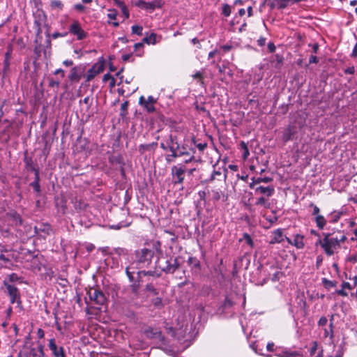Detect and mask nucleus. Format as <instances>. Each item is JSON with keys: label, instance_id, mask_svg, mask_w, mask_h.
Returning <instances> with one entry per match:
<instances>
[{"label": "nucleus", "instance_id": "f257e3e1", "mask_svg": "<svg viewBox=\"0 0 357 357\" xmlns=\"http://www.w3.org/2000/svg\"><path fill=\"white\" fill-rule=\"evenodd\" d=\"M155 252L152 249L143 248L135 250L132 257L130 265L126 268V273L130 282L134 281V271L150 267L154 257Z\"/></svg>", "mask_w": 357, "mask_h": 357}, {"label": "nucleus", "instance_id": "f03ea898", "mask_svg": "<svg viewBox=\"0 0 357 357\" xmlns=\"http://www.w3.org/2000/svg\"><path fill=\"white\" fill-rule=\"evenodd\" d=\"M324 245L322 248L328 256H331L334 254L335 250L340 247V243L346 241L347 237L344 234H340L339 236H332L331 234L324 233Z\"/></svg>", "mask_w": 357, "mask_h": 357}, {"label": "nucleus", "instance_id": "7ed1b4c3", "mask_svg": "<svg viewBox=\"0 0 357 357\" xmlns=\"http://www.w3.org/2000/svg\"><path fill=\"white\" fill-rule=\"evenodd\" d=\"M187 171L183 165L178 164L174 165L171 169V174L173 178L174 184H183L184 181V174Z\"/></svg>", "mask_w": 357, "mask_h": 357}, {"label": "nucleus", "instance_id": "20e7f679", "mask_svg": "<svg viewBox=\"0 0 357 357\" xmlns=\"http://www.w3.org/2000/svg\"><path fill=\"white\" fill-rule=\"evenodd\" d=\"M162 271L166 273H174L179 267V262L177 258H170L165 261V265H160L159 263L155 265Z\"/></svg>", "mask_w": 357, "mask_h": 357}, {"label": "nucleus", "instance_id": "39448f33", "mask_svg": "<svg viewBox=\"0 0 357 357\" xmlns=\"http://www.w3.org/2000/svg\"><path fill=\"white\" fill-rule=\"evenodd\" d=\"M87 295L89 297V299L91 301H93L95 303L102 305L105 304L106 301V297L105 294L100 290L96 289H90L87 291Z\"/></svg>", "mask_w": 357, "mask_h": 357}, {"label": "nucleus", "instance_id": "423d86ee", "mask_svg": "<svg viewBox=\"0 0 357 357\" xmlns=\"http://www.w3.org/2000/svg\"><path fill=\"white\" fill-rule=\"evenodd\" d=\"M156 102L157 99L152 96H149L147 99L142 96L139 99V104L149 113H153L155 111V103Z\"/></svg>", "mask_w": 357, "mask_h": 357}, {"label": "nucleus", "instance_id": "0eeeda50", "mask_svg": "<svg viewBox=\"0 0 357 357\" xmlns=\"http://www.w3.org/2000/svg\"><path fill=\"white\" fill-rule=\"evenodd\" d=\"M104 70V63L99 61L94 63L92 67L89 69L86 74V82L92 80L96 75Z\"/></svg>", "mask_w": 357, "mask_h": 357}, {"label": "nucleus", "instance_id": "6e6552de", "mask_svg": "<svg viewBox=\"0 0 357 357\" xmlns=\"http://www.w3.org/2000/svg\"><path fill=\"white\" fill-rule=\"evenodd\" d=\"M3 285L6 289L10 303L14 304V301L21 297L19 289L15 284H8L7 282H3Z\"/></svg>", "mask_w": 357, "mask_h": 357}, {"label": "nucleus", "instance_id": "1a4fd4ad", "mask_svg": "<svg viewBox=\"0 0 357 357\" xmlns=\"http://www.w3.org/2000/svg\"><path fill=\"white\" fill-rule=\"evenodd\" d=\"M69 32L77 37L79 40L86 38L87 33L82 29L78 21H74L69 27Z\"/></svg>", "mask_w": 357, "mask_h": 357}, {"label": "nucleus", "instance_id": "9d476101", "mask_svg": "<svg viewBox=\"0 0 357 357\" xmlns=\"http://www.w3.org/2000/svg\"><path fill=\"white\" fill-rule=\"evenodd\" d=\"M43 348L42 344H39L37 348H29L24 352H20L17 357H43L44 356Z\"/></svg>", "mask_w": 357, "mask_h": 357}, {"label": "nucleus", "instance_id": "9b49d317", "mask_svg": "<svg viewBox=\"0 0 357 357\" xmlns=\"http://www.w3.org/2000/svg\"><path fill=\"white\" fill-rule=\"evenodd\" d=\"M252 189L255 190V195L272 197L275 193V188L273 185L267 186L257 185Z\"/></svg>", "mask_w": 357, "mask_h": 357}, {"label": "nucleus", "instance_id": "f8f14e48", "mask_svg": "<svg viewBox=\"0 0 357 357\" xmlns=\"http://www.w3.org/2000/svg\"><path fill=\"white\" fill-rule=\"evenodd\" d=\"M84 72V66L82 65L74 66L71 68L68 79L71 82H77L80 80Z\"/></svg>", "mask_w": 357, "mask_h": 357}, {"label": "nucleus", "instance_id": "ddd939ff", "mask_svg": "<svg viewBox=\"0 0 357 357\" xmlns=\"http://www.w3.org/2000/svg\"><path fill=\"white\" fill-rule=\"evenodd\" d=\"M48 347L54 357H66L63 348L62 347H57L54 338L50 340Z\"/></svg>", "mask_w": 357, "mask_h": 357}, {"label": "nucleus", "instance_id": "4468645a", "mask_svg": "<svg viewBox=\"0 0 357 357\" xmlns=\"http://www.w3.org/2000/svg\"><path fill=\"white\" fill-rule=\"evenodd\" d=\"M307 0H273L272 5L278 9L282 10L290 4L298 3L301 1H306Z\"/></svg>", "mask_w": 357, "mask_h": 357}, {"label": "nucleus", "instance_id": "2eb2a0df", "mask_svg": "<svg viewBox=\"0 0 357 357\" xmlns=\"http://www.w3.org/2000/svg\"><path fill=\"white\" fill-rule=\"evenodd\" d=\"M45 20H46V15L42 11L38 12L37 15H36L35 20H34V25L36 28L38 33H41V31H42L41 26L43 24H44L45 23Z\"/></svg>", "mask_w": 357, "mask_h": 357}, {"label": "nucleus", "instance_id": "dca6fc26", "mask_svg": "<svg viewBox=\"0 0 357 357\" xmlns=\"http://www.w3.org/2000/svg\"><path fill=\"white\" fill-rule=\"evenodd\" d=\"M284 241L283 232L281 229H277L272 232L270 244L280 243Z\"/></svg>", "mask_w": 357, "mask_h": 357}, {"label": "nucleus", "instance_id": "f3484780", "mask_svg": "<svg viewBox=\"0 0 357 357\" xmlns=\"http://www.w3.org/2000/svg\"><path fill=\"white\" fill-rule=\"evenodd\" d=\"M273 181V178L268 176L264 177H258L255 178L253 177L252 178V182L250 183L249 187L250 188H255V186L261 185L260 184L261 183H268L269 182H271Z\"/></svg>", "mask_w": 357, "mask_h": 357}, {"label": "nucleus", "instance_id": "a211bd4d", "mask_svg": "<svg viewBox=\"0 0 357 357\" xmlns=\"http://www.w3.org/2000/svg\"><path fill=\"white\" fill-rule=\"evenodd\" d=\"M270 197H271L259 195V197L256 199L255 206H261L266 209L270 208H271V202H269Z\"/></svg>", "mask_w": 357, "mask_h": 357}, {"label": "nucleus", "instance_id": "6ab92c4d", "mask_svg": "<svg viewBox=\"0 0 357 357\" xmlns=\"http://www.w3.org/2000/svg\"><path fill=\"white\" fill-rule=\"evenodd\" d=\"M144 333L146 335V337L149 338H157L159 340L164 339V337L162 336V333L157 329L149 328L145 330Z\"/></svg>", "mask_w": 357, "mask_h": 357}, {"label": "nucleus", "instance_id": "aec40b11", "mask_svg": "<svg viewBox=\"0 0 357 357\" xmlns=\"http://www.w3.org/2000/svg\"><path fill=\"white\" fill-rule=\"evenodd\" d=\"M7 216L13 222V224L17 227L22 225V220L20 215L16 211H10L7 213Z\"/></svg>", "mask_w": 357, "mask_h": 357}, {"label": "nucleus", "instance_id": "412c9836", "mask_svg": "<svg viewBox=\"0 0 357 357\" xmlns=\"http://www.w3.org/2000/svg\"><path fill=\"white\" fill-rule=\"evenodd\" d=\"M3 282H7L8 284H14L15 282L22 284L23 282L22 278L18 276L17 273H13L8 275V277L3 280Z\"/></svg>", "mask_w": 357, "mask_h": 357}, {"label": "nucleus", "instance_id": "4be33fe9", "mask_svg": "<svg viewBox=\"0 0 357 357\" xmlns=\"http://www.w3.org/2000/svg\"><path fill=\"white\" fill-rule=\"evenodd\" d=\"M162 6V3L160 0H153L146 3L145 10L152 12L155 8H160Z\"/></svg>", "mask_w": 357, "mask_h": 357}, {"label": "nucleus", "instance_id": "5701e85b", "mask_svg": "<svg viewBox=\"0 0 357 357\" xmlns=\"http://www.w3.org/2000/svg\"><path fill=\"white\" fill-rule=\"evenodd\" d=\"M158 146L157 142H152L151 144H140L138 147L139 152L144 154L146 151L155 150Z\"/></svg>", "mask_w": 357, "mask_h": 357}, {"label": "nucleus", "instance_id": "b1692460", "mask_svg": "<svg viewBox=\"0 0 357 357\" xmlns=\"http://www.w3.org/2000/svg\"><path fill=\"white\" fill-rule=\"evenodd\" d=\"M304 236L301 234H296L293 240V245L297 249H302L305 246L304 243Z\"/></svg>", "mask_w": 357, "mask_h": 357}, {"label": "nucleus", "instance_id": "393cba45", "mask_svg": "<svg viewBox=\"0 0 357 357\" xmlns=\"http://www.w3.org/2000/svg\"><path fill=\"white\" fill-rule=\"evenodd\" d=\"M295 134V132L291 126H288L283 132L282 140L287 142L292 139V137Z\"/></svg>", "mask_w": 357, "mask_h": 357}, {"label": "nucleus", "instance_id": "a878e982", "mask_svg": "<svg viewBox=\"0 0 357 357\" xmlns=\"http://www.w3.org/2000/svg\"><path fill=\"white\" fill-rule=\"evenodd\" d=\"M34 174H35V180L30 183V185L33 188V190L39 192L40 191V186L39 184V172L38 169H34Z\"/></svg>", "mask_w": 357, "mask_h": 357}, {"label": "nucleus", "instance_id": "bb28decb", "mask_svg": "<svg viewBox=\"0 0 357 357\" xmlns=\"http://www.w3.org/2000/svg\"><path fill=\"white\" fill-rule=\"evenodd\" d=\"M34 229L36 234H38L39 231H43L46 234H49L51 231V227L49 224H43L40 226H36Z\"/></svg>", "mask_w": 357, "mask_h": 357}, {"label": "nucleus", "instance_id": "cd10ccee", "mask_svg": "<svg viewBox=\"0 0 357 357\" xmlns=\"http://www.w3.org/2000/svg\"><path fill=\"white\" fill-rule=\"evenodd\" d=\"M116 6H117L118 7L120 8L122 13L125 15V17L126 18L129 17V16H130L129 10L123 1H121V0L116 1Z\"/></svg>", "mask_w": 357, "mask_h": 357}, {"label": "nucleus", "instance_id": "c85d7f7f", "mask_svg": "<svg viewBox=\"0 0 357 357\" xmlns=\"http://www.w3.org/2000/svg\"><path fill=\"white\" fill-rule=\"evenodd\" d=\"M73 206L77 211H82L86 208L87 204L82 199H75L73 201Z\"/></svg>", "mask_w": 357, "mask_h": 357}, {"label": "nucleus", "instance_id": "c756f323", "mask_svg": "<svg viewBox=\"0 0 357 357\" xmlns=\"http://www.w3.org/2000/svg\"><path fill=\"white\" fill-rule=\"evenodd\" d=\"M315 222L317 227L320 229H323L326 225V220L325 218L321 215H317L315 217Z\"/></svg>", "mask_w": 357, "mask_h": 357}, {"label": "nucleus", "instance_id": "7c9ffc66", "mask_svg": "<svg viewBox=\"0 0 357 357\" xmlns=\"http://www.w3.org/2000/svg\"><path fill=\"white\" fill-rule=\"evenodd\" d=\"M157 35L154 33H151L149 36H146L143 38L142 41L143 43H145L146 44H152L155 45L157 43Z\"/></svg>", "mask_w": 357, "mask_h": 357}, {"label": "nucleus", "instance_id": "2f4dec72", "mask_svg": "<svg viewBox=\"0 0 357 357\" xmlns=\"http://www.w3.org/2000/svg\"><path fill=\"white\" fill-rule=\"evenodd\" d=\"M137 274L139 275H150L153 276L154 278H159L161 275V273L158 272L157 270L155 271H137Z\"/></svg>", "mask_w": 357, "mask_h": 357}, {"label": "nucleus", "instance_id": "473e14b6", "mask_svg": "<svg viewBox=\"0 0 357 357\" xmlns=\"http://www.w3.org/2000/svg\"><path fill=\"white\" fill-rule=\"evenodd\" d=\"M167 145L168 146V149L169 148V146H176L177 145H179L178 144V140H177V137L176 136H174L172 135H169V137L168 139H167Z\"/></svg>", "mask_w": 357, "mask_h": 357}, {"label": "nucleus", "instance_id": "72a5a7b5", "mask_svg": "<svg viewBox=\"0 0 357 357\" xmlns=\"http://www.w3.org/2000/svg\"><path fill=\"white\" fill-rule=\"evenodd\" d=\"M188 263L192 268H195L197 269L200 268V262L196 257H189V259L188 260Z\"/></svg>", "mask_w": 357, "mask_h": 357}, {"label": "nucleus", "instance_id": "f704fd0d", "mask_svg": "<svg viewBox=\"0 0 357 357\" xmlns=\"http://www.w3.org/2000/svg\"><path fill=\"white\" fill-rule=\"evenodd\" d=\"M231 13V8L227 3L222 4L221 14L225 17H229Z\"/></svg>", "mask_w": 357, "mask_h": 357}, {"label": "nucleus", "instance_id": "c9c22d12", "mask_svg": "<svg viewBox=\"0 0 357 357\" xmlns=\"http://www.w3.org/2000/svg\"><path fill=\"white\" fill-rule=\"evenodd\" d=\"M278 357H296L297 353L296 351H282L281 353L276 354Z\"/></svg>", "mask_w": 357, "mask_h": 357}, {"label": "nucleus", "instance_id": "e433bc0d", "mask_svg": "<svg viewBox=\"0 0 357 357\" xmlns=\"http://www.w3.org/2000/svg\"><path fill=\"white\" fill-rule=\"evenodd\" d=\"M132 33L138 36H142L143 27L139 25H133L132 26Z\"/></svg>", "mask_w": 357, "mask_h": 357}, {"label": "nucleus", "instance_id": "4c0bfd02", "mask_svg": "<svg viewBox=\"0 0 357 357\" xmlns=\"http://www.w3.org/2000/svg\"><path fill=\"white\" fill-rule=\"evenodd\" d=\"M179 149V145H177L176 146H169V148L168 149L171 152L172 154L170 155L173 158H176L178 157V152L177 151Z\"/></svg>", "mask_w": 357, "mask_h": 357}, {"label": "nucleus", "instance_id": "58836bf2", "mask_svg": "<svg viewBox=\"0 0 357 357\" xmlns=\"http://www.w3.org/2000/svg\"><path fill=\"white\" fill-rule=\"evenodd\" d=\"M152 304L157 308H161L163 306L162 298L159 297L152 299Z\"/></svg>", "mask_w": 357, "mask_h": 357}, {"label": "nucleus", "instance_id": "ea45409f", "mask_svg": "<svg viewBox=\"0 0 357 357\" xmlns=\"http://www.w3.org/2000/svg\"><path fill=\"white\" fill-rule=\"evenodd\" d=\"M192 142L200 151H203L207 146L206 143H197L195 139H192Z\"/></svg>", "mask_w": 357, "mask_h": 357}, {"label": "nucleus", "instance_id": "a19ab883", "mask_svg": "<svg viewBox=\"0 0 357 357\" xmlns=\"http://www.w3.org/2000/svg\"><path fill=\"white\" fill-rule=\"evenodd\" d=\"M49 86L52 88H58L60 85V81L54 80L52 78H48Z\"/></svg>", "mask_w": 357, "mask_h": 357}, {"label": "nucleus", "instance_id": "79ce46f5", "mask_svg": "<svg viewBox=\"0 0 357 357\" xmlns=\"http://www.w3.org/2000/svg\"><path fill=\"white\" fill-rule=\"evenodd\" d=\"M50 6L53 8H59L61 9L63 7L62 3L58 0L52 1L50 3Z\"/></svg>", "mask_w": 357, "mask_h": 357}, {"label": "nucleus", "instance_id": "37998d69", "mask_svg": "<svg viewBox=\"0 0 357 357\" xmlns=\"http://www.w3.org/2000/svg\"><path fill=\"white\" fill-rule=\"evenodd\" d=\"M128 101H126L124 102H123L121 105V114L122 116H125L126 115V111L128 109Z\"/></svg>", "mask_w": 357, "mask_h": 357}, {"label": "nucleus", "instance_id": "c03bdc74", "mask_svg": "<svg viewBox=\"0 0 357 357\" xmlns=\"http://www.w3.org/2000/svg\"><path fill=\"white\" fill-rule=\"evenodd\" d=\"M117 15V11L115 9L109 10L107 17L110 20H116Z\"/></svg>", "mask_w": 357, "mask_h": 357}, {"label": "nucleus", "instance_id": "a18cd8bd", "mask_svg": "<svg viewBox=\"0 0 357 357\" xmlns=\"http://www.w3.org/2000/svg\"><path fill=\"white\" fill-rule=\"evenodd\" d=\"M318 348V343L316 341L312 342V347L310 349V354L311 356H314Z\"/></svg>", "mask_w": 357, "mask_h": 357}, {"label": "nucleus", "instance_id": "49530a36", "mask_svg": "<svg viewBox=\"0 0 357 357\" xmlns=\"http://www.w3.org/2000/svg\"><path fill=\"white\" fill-rule=\"evenodd\" d=\"M13 54V47L11 45H9L7 47V51L5 53V57L8 59H10Z\"/></svg>", "mask_w": 357, "mask_h": 357}, {"label": "nucleus", "instance_id": "de8ad7c7", "mask_svg": "<svg viewBox=\"0 0 357 357\" xmlns=\"http://www.w3.org/2000/svg\"><path fill=\"white\" fill-rule=\"evenodd\" d=\"M146 3V1H145L144 0H138L135 2V6L138 8L145 10Z\"/></svg>", "mask_w": 357, "mask_h": 357}, {"label": "nucleus", "instance_id": "09e8293b", "mask_svg": "<svg viewBox=\"0 0 357 357\" xmlns=\"http://www.w3.org/2000/svg\"><path fill=\"white\" fill-rule=\"evenodd\" d=\"M243 238H244V240L246 241V243L248 245H252V244H253L252 239L251 236L248 234L244 233Z\"/></svg>", "mask_w": 357, "mask_h": 357}, {"label": "nucleus", "instance_id": "8fccbe9b", "mask_svg": "<svg viewBox=\"0 0 357 357\" xmlns=\"http://www.w3.org/2000/svg\"><path fill=\"white\" fill-rule=\"evenodd\" d=\"M310 206L313 208V212H312L313 215H316V216L319 215V213L320 210L317 206L314 205L313 203H311L310 204Z\"/></svg>", "mask_w": 357, "mask_h": 357}, {"label": "nucleus", "instance_id": "3c124183", "mask_svg": "<svg viewBox=\"0 0 357 357\" xmlns=\"http://www.w3.org/2000/svg\"><path fill=\"white\" fill-rule=\"evenodd\" d=\"M223 305L225 308L230 307L231 306L233 305V301L229 297L227 296L225 299Z\"/></svg>", "mask_w": 357, "mask_h": 357}, {"label": "nucleus", "instance_id": "603ef678", "mask_svg": "<svg viewBox=\"0 0 357 357\" xmlns=\"http://www.w3.org/2000/svg\"><path fill=\"white\" fill-rule=\"evenodd\" d=\"M327 322H328L327 318L326 317H321L318 321V325L319 326H324L326 325Z\"/></svg>", "mask_w": 357, "mask_h": 357}, {"label": "nucleus", "instance_id": "864d4df0", "mask_svg": "<svg viewBox=\"0 0 357 357\" xmlns=\"http://www.w3.org/2000/svg\"><path fill=\"white\" fill-rule=\"evenodd\" d=\"M192 77L194 79H198L200 81L201 84H203V81H202V79H203V75H202V73L201 72H199V71L197 72L195 74H194L192 75Z\"/></svg>", "mask_w": 357, "mask_h": 357}, {"label": "nucleus", "instance_id": "5fc2aeb1", "mask_svg": "<svg viewBox=\"0 0 357 357\" xmlns=\"http://www.w3.org/2000/svg\"><path fill=\"white\" fill-rule=\"evenodd\" d=\"M146 289L149 291L153 292L154 294H157L158 292L152 284H148L146 286Z\"/></svg>", "mask_w": 357, "mask_h": 357}, {"label": "nucleus", "instance_id": "6e6d98bb", "mask_svg": "<svg viewBox=\"0 0 357 357\" xmlns=\"http://www.w3.org/2000/svg\"><path fill=\"white\" fill-rule=\"evenodd\" d=\"M14 303L17 304V307L18 308H20V310H23V306H22V302L21 297H20L19 298H17L15 301H14Z\"/></svg>", "mask_w": 357, "mask_h": 357}, {"label": "nucleus", "instance_id": "4d7b16f0", "mask_svg": "<svg viewBox=\"0 0 357 357\" xmlns=\"http://www.w3.org/2000/svg\"><path fill=\"white\" fill-rule=\"evenodd\" d=\"M66 36H67V33H61L59 32H54L52 33V38L56 39L59 37H64Z\"/></svg>", "mask_w": 357, "mask_h": 357}, {"label": "nucleus", "instance_id": "13d9d810", "mask_svg": "<svg viewBox=\"0 0 357 357\" xmlns=\"http://www.w3.org/2000/svg\"><path fill=\"white\" fill-rule=\"evenodd\" d=\"M266 38L261 36L257 40V44L261 47L264 46L266 44Z\"/></svg>", "mask_w": 357, "mask_h": 357}, {"label": "nucleus", "instance_id": "bf43d9fd", "mask_svg": "<svg viewBox=\"0 0 357 357\" xmlns=\"http://www.w3.org/2000/svg\"><path fill=\"white\" fill-rule=\"evenodd\" d=\"M268 49L271 53H273L276 50V47L273 43H269L268 44Z\"/></svg>", "mask_w": 357, "mask_h": 357}, {"label": "nucleus", "instance_id": "052dcab7", "mask_svg": "<svg viewBox=\"0 0 357 357\" xmlns=\"http://www.w3.org/2000/svg\"><path fill=\"white\" fill-rule=\"evenodd\" d=\"M232 45H224L220 47V48L225 52L230 51L232 49Z\"/></svg>", "mask_w": 357, "mask_h": 357}, {"label": "nucleus", "instance_id": "680f3d73", "mask_svg": "<svg viewBox=\"0 0 357 357\" xmlns=\"http://www.w3.org/2000/svg\"><path fill=\"white\" fill-rule=\"evenodd\" d=\"M319 59L316 56L312 55L309 58V63H318Z\"/></svg>", "mask_w": 357, "mask_h": 357}, {"label": "nucleus", "instance_id": "e2e57ef3", "mask_svg": "<svg viewBox=\"0 0 357 357\" xmlns=\"http://www.w3.org/2000/svg\"><path fill=\"white\" fill-rule=\"evenodd\" d=\"M323 283L326 285V286H329V287H334L335 286V284L333 282L331 281V280H328L326 278H324L323 279Z\"/></svg>", "mask_w": 357, "mask_h": 357}, {"label": "nucleus", "instance_id": "0e129e2a", "mask_svg": "<svg viewBox=\"0 0 357 357\" xmlns=\"http://www.w3.org/2000/svg\"><path fill=\"white\" fill-rule=\"evenodd\" d=\"M54 75H60L61 77L63 78L65 75V71L61 68H59L54 71Z\"/></svg>", "mask_w": 357, "mask_h": 357}, {"label": "nucleus", "instance_id": "69168bd1", "mask_svg": "<svg viewBox=\"0 0 357 357\" xmlns=\"http://www.w3.org/2000/svg\"><path fill=\"white\" fill-rule=\"evenodd\" d=\"M37 335L39 339H42L45 336V332L43 329L38 328L37 331Z\"/></svg>", "mask_w": 357, "mask_h": 357}, {"label": "nucleus", "instance_id": "338daca9", "mask_svg": "<svg viewBox=\"0 0 357 357\" xmlns=\"http://www.w3.org/2000/svg\"><path fill=\"white\" fill-rule=\"evenodd\" d=\"M342 287L343 289H353V287L351 285L350 283L347 282H344L342 284Z\"/></svg>", "mask_w": 357, "mask_h": 357}, {"label": "nucleus", "instance_id": "774afa93", "mask_svg": "<svg viewBox=\"0 0 357 357\" xmlns=\"http://www.w3.org/2000/svg\"><path fill=\"white\" fill-rule=\"evenodd\" d=\"M344 355V351L342 348H339L337 351L335 357H342Z\"/></svg>", "mask_w": 357, "mask_h": 357}]
</instances>
